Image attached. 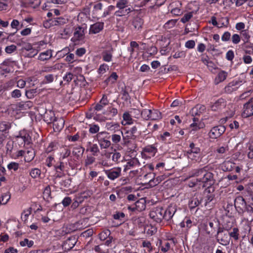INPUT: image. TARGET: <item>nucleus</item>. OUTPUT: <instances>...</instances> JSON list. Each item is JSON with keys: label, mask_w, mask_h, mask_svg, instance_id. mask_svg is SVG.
Segmentation results:
<instances>
[{"label": "nucleus", "mask_w": 253, "mask_h": 253, "mask_svg": "<svg viewBox=\"0 0 253 253\" xmlns=\"http://www.w3.org/2000/svg\"><path fill=\"white\" fill-rule=\"evenodd\" d=\"M217 222V229L214 236L216 242L222 246H228L230 244V237L228 232L231 230L232 225L225 224L221 226L219 221Z\"/></svg>", "instance_id": "nucleus-1"}, {"label": "nucleus", "mask_w": 253, "mask_h": 253, "mask_svg": "<svg viewBox=\"0 0 253 253\" xmlns=\"http://www.w3.org/2000/svg\"><path fill=\"white\" fill-rule=\"evenodd\" d=\"M214 183L213 174L207 171L202 177L200 178L192 179L189 184L190 187L198 186L199 187L209 188Z\"/></svg>", "instance_id": "nucleus-2"}, {"label": "nucleus", "mask_w": 253, "mask_h": 253, "mask_svg": "<svg viewBox=\"0 0 253 253\" xmlns=\"http://www.w3.org/2000/svg\"><path fill=\"white\" fill-rule=\"evenodd\" d=\"M123 157L121 153L115 150L113 152H106L104 155L101 165L104 167H111L114 164H118L122 161Z\"/></svg>", "instance_id": "nucleus-3"}, {"label": "nucleus", "mask_w": 253, "mask_h": 253, "mask_svg": "<svg viewBox=\"0 0 253 253\" xmlns=\"http://www.w3.org/2000/svg\"><path fill=\"white\" fill-rule=\"evenodd\" d=\"M14 138L15 142L20 147L29 145L31 143V137L28 132L25 129L19 131L17 134L14 135Z\"/></svg>", "instance_id": "nucleus-4"}, {"label": "nucleus", "mask_w": 253, "mask_h": 253, "mask_svg": "<svg viewBox=\"0 0 253 253\" xmlns=\"http://www.w3.org/2000/svg\"><path fill=\"white\" fill-rule=\"evenodd\" d=\"M101 149H107L109 148L111 142L110 141V136L106 131H102L98 132L95 136Z\"/></svg>", "instance_id": "nucleus-5"}, {"label": "nucleus", "mask_w": 253, "mask_h": 253, "mask_svg": "<svg viewBox=\"0 0 253 253\" xmlns=\"http://www.w3.org/2000/svg\"><path fill=\"white\" fill-rule=\"evenodd\" d=\"M226 128L224 126L219 125L212 127L209 133V136L212 139L219 137L225 131Z\"/></svg>", "instance_id": "nucleus-6"}, {"label": "nucleus", "mask_w": 253, "mask_h": 253, "mask_svg": "<svg viewBox=\"0 0 253 253\" xmlns=\"http://www.w3.org/2000/svg\"><path fill=\"white\" fill-rule=\"evenodd\" d=\"M163 214L164 209L161 208H157L150 212L149 216L154 221L160 223L164 218Z\"/></svg>", "instance_id": "nucleus-7"}, {"label": "nucleus", "mask_w": 253, "mask_h": 253, "mask_svg": "<svg viewBox=\"0 0 253 253\" xmlns=\"http://www.w3.org/2000/svg\"><path fill=\"white\" fill-rule=\"evenodd\" d=\"M247 205L245 199L241 196H238L234 200V206L239 213H243Z\"/></svg>", "instance_id": "nucleus-8"}, {"label": "nucleus", "mask_w": 253, "mask_h": 253, "mask_svg": "<svg viewBox=\"0 0 253 253\" xmlns=\"http://www.w3.org/2000/svg\"><path fill=\"white\" fill-rule=\"evenodd\" d=\"M121 171V168L117 167L110 169L106 170H105V173L109 179L114 180L120 176Z\"/></svg>", "instance_id": "nucleus-9"}, {"label": "nucleus", "mask_w": 253, "mask_h": 253, "mask_svg": "<svg viewBox=\"0 0 253 253\" xmlns=\"http://www.w3.org/2000/svg\"><path fill=\"white\" fill-rule=\"evenodd\" d=\"M146 208L145 201L144 199H140L135 202L133 206L128 207L129 210L134 211H141L144 210Z\"/></svg>", "instance_id": "nucleus-10"}, {"label": "nucleus", "mask_w": 253, "mask_h": 253, "mask_svg": "<svg viewBox=\"0 0 253 253\" xmlns=\"http://www.w3.org/2000/svg\"><path fill=\"white\" fill-rule=\"evenodd\" d=\"M244 115L246 117L253 115V97L244 105Z\"/></svg>", "instance_id": "nucleus-11"}, {"label": "nucleus", "mask_w": 253, "mask_h": 253, "mask_svg": "<svg viewBox=\"0 0 253 253\" xmlns=\"http://www.w3.org/2000/svg\"><path fill=\"white\" fill-rule=\"evenodd\" d=\"M226 106V100L220 98L211 106V108L213 111H220L224 109Z\"/></svg>", "instance_id": "nucleus-12"}, {"label": "nucleus", "mask_w": 253, "mask_h": 253, "mask_svg": "<svg viewBox=\"0 0 253 253\" xmlns=\"http://www.w3.org/2000/svg\"><path fill=\"white\" fill-rule=\"evenodd\" d=\"M239 83L237 81H232L224 87V92L226 93L230 94L236 91L240 86Z\"/></svg>", "instance_id": "nucleus-13"}, {"label": "nucleus", "mask_w": 253, "mask_h": 253, "mask_svg": "<svg viewBox=\"0 0 253 253\" xmlns=\"http://www.w3.org/2000/svg\"><path fill=\"white\" fill-rule=\"evenodd\" d=\"M77 239L75 236L68 238L63 243V248L65 251H69L76 245Z\"/></svg>", "instance_id": "nucleus-14"}, {"label": "nucleus", "mask_w": 253, "mask_h": 253, "mask_svg": "<svg viewBox=\"0 0 253 253\" xmlns=\"http://www.w3.org/2000/svg\"><path fill=\"white\" fill-rule=\"evenodd\" d=\"M52 123L54 131L59 132L64 127L65 121L62 117L56 118Z\"/></svg>", "instance_id": "nucleus-15"}, {"label": "nucleus", "mask_w": 253, "mask_h": 253, "mask_svg": "<svg viewBox=\"0 0 253 253\" xmlns=\"http://www.w3.org/2000/svg\"><path fill=\"white\" fill-rule=\"evenodd\" d=\"M86 29V27L82 26H78L75 28L74 33L75 38L79 41L82 40L84 38L85 30Z\"/></svg>", "instance_id": "nucleus-16"}, {"label": "nucleus", "mask_w": 253, "mask_h": 253, "mask_svg": "<svg viewBox=\"0 0 253 253\" xmlns=\"http://www.w3.org/2000/svg\"><path fill=\"white\" fill-rule=\"evenodd\" d=\"M176 211L175 206H169L166 210H164V218L169 221L172 218Z\"/></svg>", "instance_id": "nucleus-17"}, {"label": "nucleus", "mask_w": 253, "mask_h": 253, "mask_svg": "<svg viewBox=\"0 0 253 253\" xmlns=\"http://www.w3.org/2000/svg\"><path fill=\"white\" fill-rule=\"evenodd\" d=\"M206 109L204 105L198 104L191 109L190 113L193 116H200L205 112Z\"/></svg>", "instance_id": "nucleus-18"}, {"label": "nucleus", "mask_w": 253, "mask_h": 253, "mask_svg": "<svg viewBox=\"0 0 253 253\" xmlns=\"http://www.w3.org/2000/svg\"><path fill=\"white\" fill-rule=\"evenodd\" d=\"M83 223L82 220L78 221L74 224H69L66 227V233H71L82 229L81 225Z\"/></svg>", "instance_id": "nucleus-19"}, {"label": "nucleus", "mask_w": 253, "mask_h": 253, "mask_svg": "<svg viewBox=\"0 0 253 253\" xmlns=\"http://www.w3.org/2000/svg\"><path fill=\"white\" fill-rule=\"evenodd\" d=\"M103 22H96L91 25L89 28L90 34H97L103 30L104 27Z\"/></svg>", "instance_id": "nucleus-20"}, {"label": "nucleus", "mask_w": 253, "mask_h": 253, "mask_svg": "<svg viewBox=\"0 0 253 253\" xmlns=\"http://www.w3.org/2000/svg\"><path fill=\"white\" fill-rule=\"evenodd\" d=\"M109 103V100L106 94H103L102 98L94 107V109L97 111H101L103 108Z\"/></svg>", "instance_id": "nucleus-21"}, {"label": "nucleus", "mask_w": 253, "mask_h": 253, "mask_svg": "<svg viewBox=\"0 0 253 253\" xmlns=\"http://www.w3.org/2000/svg\"><path fill=\"white\" fill-rule=\"evenodd\" d=\"M52 50L48 49L39 54L38 59L42 61L49 60L52 57Z\"/></svg>", "instance_id": "nucleus-22"}, {"label": "nucleus", "mask_w": 253, "mask_h": 253, "mask_svg": "<svg viewBox=\"0 0 253 253\" xmlns=\"http://www.w3.org/2000/svg\"><path fill=\"white\" fill-rule=\"evenodd\" d=\"M106 128L108 131L112 133H115L121 131L120 126L118 123H108L106 125Z\"/></svg>", "instance_id": "nucleus-23"}, {"label": "nucleus", "mask_w": 253, "mask_h": 253, "mask_svg": "<svg viewBox=\"0 0 253 253\" xmlns=\"http://www.w3.org/2000/svg\"><path fill=\"white\" fill-rule=\"evenodd\" d=\"M52 24L54 26H62L66 24L68 22V19L64 17H59L50 19Z\"/></svg>", "instance_id": "nucleus-24"}, {"label": "nucleus", "mask_w": 253, "mask_h": 253, "mask_svg": "<svg viewBox=\"0 0 253 253\" xmlns=\"http://www.w3.org/2000/svg\"><path fill=\"white\" fill-rule=\"evenodd\" d=\"M44 121L46 122L47 124L52 123L56 118L55 117V114L54 112L49 110L48 111H46L44 115Z\"/></svg>", "instance_id": "nucleus-25"}, {"label": "nucleus", "mask_w": 253, "mask_h": 253, "mask_svg": "<svg viewBox=\"0 0 253 253\" xmlns=\"http://www.w3.org/2000/svg\"><path fill=\"white\" fill-rule=\"evenodd\" d=\"M244 212H245L248 215L247 221L249 222H252L253 221V207L250 205H248L244 210Z\"/></svg>", "instance_id": "nucleus-26"}, {"label": "nucleus", "mask_w": 253, "mask_h": 253, "mask_svg": "<svg viewBox=\"0 0 253 253\" xmlns=\"http://www.w3.org/2000/svg\"><path fill=\"white\" fill-rule=\"evenodd\" d=\"M235 167V164L230 161H225L223 163L221 168L223 171H230Z\"/></svg>", "instance_id": "nucleus-27"}, {"label": "nucleus", "mask_w": 253, "mask_h": 253, "mask_svg": "<svg viewBox=\"0 0 253 253\" xmlns=\"http://www.w3.org/2000/svg\"><path fill=\"white\" fill-rule=\"evenodd\" d=\"M207 171L206 167L194 169L191 172V176L196 177V178H200L203 176Z\"/></svg>", "instance_id": "nucleus-28"}, {"label": "nucleus", "mask_w": 253, "mask_h": 253, "mask_svg": "<svg viewBox=\"0 0 253 253\" xmlns=\"http://www.w3.org/2000/svg\"><path fill=\"white\" fill-rule=\"evenodd\" d=\"M122 138L124 142L123 144L125 145H127L129 143L130 139L134 140L136 139V137L129 133V131L128 130L126 131L124 134L123 133Z\"/></svg>", "instance_id": "nucleus-29"}, {"label": "nucleus", "mask_w": 253, "mask_h": 253, "mask_svg": "<svg viewBox=\"0 0 253 253\" xmlns=\"http://www.w3.org/2000/svg\"><path fill=\"white\" fill-rule=\"evenodd\" d=\"M123 135L122 131L114 133L111 135V139L114 144H118L121 142Z\"/></svg>", "instance_id": "nucleus-30"}, {"label": "nucleus", "mask_w": 253, "mask_h": 253, "mask_svg": "<svg viewBox=\"0 0 253 253\" xmlns=\"http://www.w3.org/2000/svg\"><path fill=\"white\" fill-rule=\"evenodd\" d=\"M84 151V148L78 146L73 148L72 154L77 159H79L83 154Z\"/></svg>", "instance_id": "nucleus-31"}, {"label": "nucleus", "mask_w": 253, "mask_h": 253, "mask_svg": "<svg viewBox=\"0 0 253 253\" xmlns=\"http://www.w3.org/2000/svg\"><path fill=\"white\" fill-rule=\"evenodd\" d=\"M232 231H229L228 232L229 234V236L230 237V239L231 238H233L235 240H238L239 238V230L237 227H234L233 228H231Z\"/></svg>", "instance_id": "nucleus-32"}, {"label": "nucleus", "mask_w": 253, "mask_h": 253, "mask_svg": "<svg viewBox=\"0 0 253 253\" xmlns=\"http://www.w3.org/2000/svg\"><path fill=\"white\" fill-rule=\"evenodd\" d=\"M164 179V176L161 175L157 177L156 178L153 177L149 182V184L151 187H154L157 185L160 182Z\"/></svg>", "instance_id": "nucleus-33"}, {"label": "nucleus", "mask_w": 253, "mask_h": 253, "mask_svg": "<svg viewBox=\"0 0 253 253\" xmlns=\"http://www.w3.org/2000/svg\"><path fill=\"white\" fill-rule=\"evenodd\" d=\"M227 77V73L224 71H221L218 74L217 76L215 78V82L216 84H218L220 82L224 81Z\"/></svg>", "instance_id": "nucleus-34"}, {"label": "nucleus", "mask_w": 253, "mask_h": 253, "mask_svg": "<svg viewBox=\"0 0 253 253\" xmlns=\"http://www.w3.org/2000/svg\"><path fill=\"white\" fill-rule=\"evenodd\" d=\"M150 119L153 120H160L162 118L161 113L157 110H151Z\"/></svg>", "instance_id": "nucleus-35"}, {"label": "nucleus", "mask_w": 253, "mask_h": 253, "mask_svg": "<svg viewBox=\"0 0 253 253\" xmlns=\"http://www.w3.org/2000/svg\"><path fill=\"white\" fill-rule=\"evenodd\" d=\"M190 150H188L187 153H195L196 154H200L201 149L199 147H197L196 145L192 142L189 145Z\"/></svg>", "instance_id": "nucleus-36"}, {"label": "nucleus", "mask_w": 253, "mask_h": 253, "mask_svg": "<svg viewBox=\"0 0 253 253\" xmlns=\"http://www.w3.org/2000/svg\"><path fill=\"white\" fill-rule=\"evenodd\" d=\"M201 203V201L197 197H193L189 203V207L190 210H193L198 206Z\"/></svg>", "instance_id": "nucleus-37"}, {"label": "nucleus", "mask_w": 253, "mask_h": 253, "mask_svg": "<svg viewBox=\"0 0 253 253\" xmlns=\"http://www.w3.org/2000/svg\"><path fill=\"white\" fill-rule=\"evenodd\" d=\"M144 232L150 236H152L157 232V228L151 225H147L144 227Z\"/></svg>", "instance_id": "nucleus-38"}, {"label": "nucleus", "mask_w": 253, "mask_h": 253, "mask_svg": "<svg viewBox=\"0 0 253 253\" xmlns=\"http://www.w3.org/2000/svg\"><path fill=\"white\" fill-rule=\"evenodd\" d=\"M71 154V150L66 148L65 147L63 149L62 151L60 153V157L59 158V160L60 161H63L65 159L68 157Z\"/></svg>", "instance_id": "nucleus-39"}, {"label": "nucleus", "mask_w": 253, "mask_h": 253, "mask_svg": "<svg viewBox=\"0 0 253 253\" xmlns=\"http://www.w3.org/2000/svg\"><path fill=\"white\" fill-rule=\"evenodd\" d=\"M128 0H118L117 1L116 7L120 9H124L128 7Z\"/></svg>", "instance_id": "nucleus-40"}, {"label": "nucleus", "mask_w": 253, "mask_h": 253, "mask_svg": "<svg viewBox=\"0 0 253 253\" xmlns=\"http://www.w3.org/2000/svg\"><path fill=\"white\" fill-rule=\"evenodd\" d=\"M205 124L202 121L200 122H193L190 125V127L192 128V130H197L200 128H203Z\"/></svg>", "instance_id": "nucleus-41"}, {"label": "nucleus", "mask_w": 253, "mask_h": 253, "mask_svg": "<svg viewBox=\"0 0 253 253\" xmlns=\"http://www.w3.org/2000/svg\"><path fill=\"white\" fill-rule=\"evenodd\" d=\"M248 157L249 159H253V141L249 142L247 144Z\"/></svg>", "instance_id": "nucleus-42"}, {"label": "nucleus", "mask_w": 253, "mask_h": 253, "mask_svg": "<svg viewBox=\"0 0 253 253\" xmlns=\"http://www.w3.org/2000/svg\"><path fill=\"white\" fill-rule=\"evenodd\" d=\"M102 58L104 61L110 62L112 60V53L110 51H104L102 53Z\"/></svg>", "instance_id": "nucleus-43"}, {"label": "nucleus", "mask_w": 253, "mask_h": 253, "mask_svg": "<svg viewBox=\"0 0 253 253\" xmlns=\"http://www.w3.org/2000/svg\"><path fill=\"white\" fill-rule=\"evenodd\" d=\"M32 208H29L28 209L24 210L22 213L21 218L24 222L27 221L29 216L31 214L32 211Z\"/></svg>", "instance_id": "nucleus-44"}, {"label": "nucleus", "mask_w": 253, "mask_h": 253, "mask_svg": "<svg viewBox=\"0 0 253 253\" xmlns=\"http://www.w3.org/2000/svg\"><path fill=\"white\" fill-rule=\"evenodd\" d=\"M123 118L124 121L126 122L125 125L126 124L130 125L132 124V119L131 115L128 112H125L124 113Z\"/></svg>", "instance_id": "nucleus-45"}, {"label": "nucleus", "mask_w": 253, "mask_h": 253, "mask_svg": "<svg viewBox=\"0 0 253 253\" xmlns=\"http://www.w3.org/2000/svg\"><path fill=\"white\" fill-rule=\"evenodd\" d=\"M10 128V124L6 121H2L0 123V131L4 132Z\"/></svg>", "instance_id": "nucleus-46"}, {"label": "nucleus", "mask_w": 253, "mask_h": 253, "mask_svg": "<svg viewBox=\"0 0 253 253\" xmlns=\"http://www.w3.org/2000/svg\"><path fill=\"white\" fill-rule=\"evenodd\" d=\"M118 76L116 72H113L111 75L108 77L105 81V82L108 84L110 81L113 84L117 80Z\"/></svg>", "instance_id": "nucleus-47"}, {"label": "nucleus", "mask_w": 253, "mask_h": 253, "mask_svg": "<svg viewBox=\"0 0 253 253\" xmlns=\"http://www.w3.org/2000/svg\"><path fill=\"white\" fill-rule=\"evenodd\" d=\"M128 87L126 86H125L123 87L121 91V93L122 94V99L125 100V101H127L130 99V96L129 95L128 91Z\"/></svg>", "instance_id": "nucleus-48"}, {"label": "nucleus", "mask_w": 253, "mask_h": 253, "mask_svg": "<svg viewBox=\"0 0 253 253\" xmlns=\"http://www.w3.org/2000/svg\"><path fill=\"white\" fill-rule=\"evenodd\" d=\"M241 36L243 37V40L244 41L245 43L248 42L250 38V32L249 31L247 30H242L241 32Z\"/></svg>", "instance_id": "nucleus-49"}, {"label": "nucleus", "mask_w": 253, "mask_h": 253, "mask_svg": "<svg viewBox=\"0 0 253 253\" xmlns=\"http://www.w3.org/2000/svg\"><path fill=\"white\" fill-rule=\"evenodd\" d=\"M41 171L40 169L37 168L33 169L30 172V175L33 178H36L39 177L41 175Z\"/></svg>", "instance_id": "nucleus-50"}, {"label": "nucleus", "mask_w": 253, "mask_h": 253, "mask_svg": "<svg viewBox=\"0 0 253 253\" xmlns=\"http://www.w3.org/2000/svg\"><path fill=\"white\" fill-rule=\"evenodd\" d=\"M137 163V160L136 159H132L126 163V165L125 166L124 171H126L131 169L134 165Z\"/></svg>", "instance_id": "nucleus-51"}, {"label": "nucleus", "mask_w": 253, "mask_h": 253, "mask_svg": "<svg viewBox=\"0 0 253 253\" xmlns=\"http://www.w3.org/2000/svg\"><path fill=\"white\" fill-rule=\"evenodd\" d=\"M193 17V12H189L185 13L181 18L180 21L183 23L188 22Z\"/></svg>", "instance_id": "nucleus-52"}, {"label": "nucleus", "mask_w": 253, "mask_h": 253, "mask_svg": "<svg viewBox=\"0 0 253 253\" xmlns=\"http://www.w3.org/2000/svg\"><path fill=\"white\" fill-rule=\"evenodd\" d=\"M0 198L2 205H5L10 199V194L9 192L3 194Z\"/></svg>", "instance_id": "nucleus-53"}, {"label": "nucleus", "mask_w": 253, "mask_h": 253, "mask_svg": "<svg viewBox=\"0 0 253 253\" xmlns=\"http://www.w3.org/2000/svg\"><path fill=\"white\" fill-rule=\"evenodd\" d=\"M89 131L91 134H94L96 133H98L99 131V126L95 124H90L89 125Z\"/></svg>", "instance_id": "nucleus-54"}, {"label": "nucleus", "mask_w": 253, "mask_h": 253, "mask_svg": "<svg viewBox=\"0 0 253 253\" xmlns=\"http://www.w3.org/2000/svg\"><path fill=\"white\" fill-rule=\"evenodd\" d=\"M37 89H32L26 91L25 95L27 98L29 99H32L34 97V96L36 95L37 93Z\"/></svg>", "instance_id": "nucleus-55"}, {"label": "nucleus", "mask_w": 253, "mask_h": 253, "mask_svg": "<svg viewBox=\"0 0 253 253\" xmlns=\"http://www.w3.org/2000/svg\"><path fill=\"white\" fill-rule=\"evenodd\" d=\"M19 22L17 20H16V19L13 20L10 25H11V27L12 28L16 29V32H15L13 33L9 34L8 37L10 36H13L15 34V33L18 31V26H19Z\"/></svg>", "instance_id": "nucleus-56"}, {"label": "nucleus", "mask_w": 253, "mask_h": 253, "mask_svg": "<svg viewBox=\"0 0 253 253\" xmlns=\"http://www.w3.org/2000/svg\"><path fill=\"white\" fill-rule=\"evenodd\" d=\"M151 110L149 109H143L141 113L142 117L146 120H148L150 119V116L151 114Z\"/></svg>", "instance_id": "nucleus-57"}, {"label": "nucleus", "mask_w": 253, "mask_h": 253, "mask_svg": "<svg viewBox=\"0 0 253 253\" xmlns=\"http://www.w3.org/2000/svg\"><path fill=\"white\" fill-rule=\"evenodd\" d=\"M34 244L33 241H29L28 239H25L23 241L20 242V245L22 247L27 246L28 247H31Z\"/></svg>", "instance_id": "nucleus-58"}, {"label": "nucleus", "mask_w": 253, "mask_h": 253, "mask_svg": "<svg viewBox=\"0 0 253 253\" xmlns=\"http://www.w3.org/2000/svg\"><path fill=\"white\" fill-rule=\"evenodd\" d=\"M13 141L12 140L8 141L5 146L6 149V153L10 154L13 148Z\"/></svg>", "instance_id": "nucleus-59"}, {"label": "nucleus", "mask_w": 253, "mask_h": 253, "mask_svg": "<svg viewBox=\"0 0 253 253\" xmlns=\"http://www.w3.org/2000/svg\"><path fill=\"white\" fill-rule=\"evenodd\" d=\"M128 131H129V133L132 134V136H134L136 138L140 134V132L138 131V128L136 126H132L128 130Z\"/></svg>", "instance_id": "nucleus-60"}, {"label": "nucleus", "mask_w": 253, "mask_h": 253, "mask_svg": "<svg viewBox=\"0 0 253 253\" xmlns=\"http://www.w3.org/2000/svg\"><path fill=\"white\" fill-rule=\"evenodd\" d=\"M10 95L13 98H18L21 96L22 93L19 89H16L11 92Z\"/></svg>", "instance_id": "nucleus-61"}, {"label": "nucleus", "mask_w": 253, "mask_h": 253, "mask_svg": "<svg viewBox=\"0 0 253 253\" xmlns=\"http://www.w3.org/2000/svg\"><path fill=\"white\" fill-rule=\"evenodd\" d=\"M176 20H169L167 21L164 25V27L166 29H170L173 27L176 24Z\"/></svg>", "instance_id": "nucleus-62"}, {"label": "nucleus", "mask_w": 253, "mask_h": 253, "mask_svg": "<svg viewBox=\"0 0 253 253\" xmlns=\"http://www.w3.org/2000/svg\"><path fill=\"white\" fill-rule=\"evenodd\" d=\"M143 22L140 18L136 19L133 22V25L135 29H139L141 28Z\"/></svg>", "instance_id": "nucleus-63"}, {"label": "nucleus", "mask_w": 253, "mask_h": 253, "mask_svg": "<svg viewBox=\"0 0 253 253\" xmlns=\"http://www.w3.org/2000/svg\"><path fill=\"white\" fill-rule=\"evenodd\" d=\"M244 51L247 55H253V44L249 46H246Z\"/></svg>", "instance_id": "nucleus-64"}]
</instances>
